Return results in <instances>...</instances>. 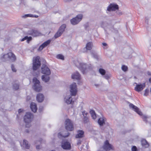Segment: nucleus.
<instances>
[{"label":"nucleus","mask_w":151,"mask_h":151,"mask_svg":"<svg viewBox=\"0 0 151 151\" xmlns=\"http://www.w3.org/2000/svg\"><path fill=\"white\" fill-rule=\"evenodd\" d=\"M49 75H43L42 77V79L43 81L45 82H47L50 80V77Z\"/></svg>","instance_id":"nucleus-26"},{"label":"nucleus","mask_w":151,"mask_h":151,"mask_svg":"<svg viewBox=\"0 0 151 151\" xmlns=\"http://www.w3.org/2000/svg\"><path fill=\"white\" fill-rule=\"evenodd\" d=\"M23 145L25 146L26 148L28 149L29 148L30 145L28 143V142L26 140H23Z\"/></svg>","instance_id":"nucleus-30"},{"label":"nucleus","mask_w":151,"mask_h":151,"mask_svg":"<svg viewBox=\"0 0 151 151\" xmlns=\"http://www.w3.org/2000/svg\"><path fill=\"white\" fill-rule=\"evenodd\" d=\"M150 46L151 47V45H150Z\"/></svg>","instance_id":"nucleus-58"},{"label":"nucleus","mask_w":151,"mask_h":151,"mask_svg":"<svg viewBox=\"0 0 151 151\" xmlns=\"http://www.w3.org/2000/svg\"><path fill=\"white\" fill-rule=\"evenodd\" d=\"M56 58L58 59H60L61 60H63L64 59V57L63 55L61 54H58L57 55Z\"/></svg>","instance_id":"nucleus-33"},{"label":"nucleus","mask_w":151,"mask_h":151,"mask_svg":"<svg viewBox=\"0 0 151 151\" xmlns=\"http://www.w3.org/2000/svg\"><path fill=\"white\" fill-rule=\"evenodd\" d=\"M4 61L11 60L12 62L16 60L15 55L12 52H9L7 54L4 55L1 58Z\"/></svg>","instance_id":"nucleus-4"},{"label":"nucleus","mask_w":151,"mask_h":151,"mask_svg":"<svg viewBox=\"0 0 151 151\" xmlns=\"http://www.w3.org/2000/svg\"><path fill=\"white\" fill-rule=\"evenodd\" d=\"M38 17V16H35V17Z\"/></svg>","instance_id":"nucleus-53"},{"label":"nucleus","mask_w":151,"mask_h":151,"mask_svg":"<svg viewBox=\"0 0 151 151\" xmlns=\"http://www.w3.org/2000/svg\"><path fill=\"white\" fill-rule=\"evenodd\" d=\"M26 132L27 133H28L29 132V131H28V129H26Z\"/></svg>","instance_id":"nucleus-52"},{"label":"nucleus","mask_w":151,"mask_h":151,"mask_svg":"<svg viewBox=\"0 0 151 151\" xmlns=\"http://www.w3.org/2000/svg\"><path fill=\"white\" fill-rule=\"evenodd\" d=\"M51 42L50 40H48L46 41L42 45L40 46L38 50L39 51L42 50L43 48L47 46Z\"/></svg>","instance_id":"nucleus-17"},{"label":"nucleus","mask_w":151,"mask_h":151,"mask_svg":"<svg viewBox=\"0 0 151 151\" xmlns=\"http://www.w3.org/2000/svg\"><path fill=\"white\" fill-rule=\"evenodd\" d=\"M107 28H109V26L107 27Z\"/></svg>","instance_id":"nucleus-54"},{"label":"nucleus","mask_w":151,"mask_h":151,"mask_svg":"<svg viewBox=\"0 0 151 151\" xmlns=\"http://www.w3.org/2000/svg\"><path fill=\"white\" fill-rule=\"evenodd\" d=\"M111 30L112 31H113V30L112 29H111Z\"/></svg>","instance_id":"nucleus-57"},{"label":"nucleus","mask_w":151,"mask_h":151,"mask_svg":"<svg viewBox=\"0 0 151 151\" xmlns=\"http://www.w3.org/2000/svg\"><path fill=\"white\" fill-rule=\"evenodd\" d=\"M81 151H83V150H82V149H81Z\"/></svg>","instance_id":"nucleus-56"},{"label":"nucleus","mask_w":151,"mask_h":151,"mask_svg":"<svg viewBox=\"0 0 151 151\" xmlns=\"http://www.w3.org/2000/svg\"><path fill=\"white\" fill-rule=\"evenodd\" d=\"M91 117L93 119H95L96 118V115L95 111L93 110H91L90 111Z\"/></svg>","instance_id":"nucleus-27"},{"label":"nucleus","mask_w":151,"mask_h":151,"mask_svg":"<svg viewBox=\"0 0 151 151\" xmlns=\"http://www.w3.org/2000/svg\"><path fill=\"white\" fill-rule=\"evenodd\" d=\"M149 82L151 83V78H150L149 79Z\"/></svg>","instance_id":"nucleus-51"},{"label":"nucleus","mask_w":151,"mask_h":151,"mask_svg":"<svg viewBox=\"0 0 151 151\" xmlns=\"http://www.w3.org/2000/svg\"><path fill=\"white\" fill-rule=\"evenodd\" d=\"M32 40V37H28V36H25L24 38L22 39L21 40V41H24L25 40H27V43H29V41Z\"/></svg>","instance_id":"nucleus-29"},{"label":"nucleus","mask_w":151,"mask_h":151,"mask_svg":"<svg viewBox=\"0 0 151 151\" xmlns=\"http://www.w3.org/2000/svg\"><path fill=\"white\" fill-rule=\"evenodd\" d=\"M30 108L32 111L34 112H36L37 108L36 104L32 102L30 104Z\"/></svg>","instance_id":"nucleus-23"},{"label":"nucleus","mask_w":151,"mask_h":151,"mask_svg":"<svg viewBox=\"0 0 151 151\" xmlns=\"http://www.w3.org/2000/svg\"><path fill=\"white\" fill-rule=\"evenodd\" d=\"M27 34L34 37H36L40 35V33L37 30L32 29L28 32Z\"/></svg>","instance_id":"nucleus-16"},{"label":"nucleus","mask_w":151,"mask_h":151,"mask_svg":"<svg viewBox=\"0 0 151 151\" xmlns=\"http://www.w3.org/2000/svg\"><path fill=\"white\" fill-rule=\"evenodd\" d=\"M13 88L15 90H17L19 88V85L17 83H15L13 84Z\"/></svg>","instance_id":"nucleus-34"},{"label":"nucleus","mask_w":151,"mask_h":151,"mask_svg":"<svg viewBox=\"0 0 151 151\" xmlns=\"http://www.w3.org/2000/svg\"><path fill=\"white\" fill-rule=\"evenodd\" d=\"M65 126L67 130L72 131L73 129V122L69 119H67L65 121Z\"/></svg>","instance_id":"nucleus-8"},{"label":"nucleus","mask_w":151,"mask_h":151,"mask_svg":"<svg viewBox=\"0 0 151 151\" xmlns=\"http://www.w3.org/2000/svg\"><path fill=\"white\" fill-rule=\"evenodd\" d=\"M106 119L104 117H101L98 120V122L100 126H102L105 124Z\"/></svg>","instance_id":"nucleus-24"},{"label":"nucleus","mask_w":151,"mask_h":151,"mask_svg":"<svg viewBox=\"0 0 151 151\" xmlns=\"http://www.w3.org/2000/svg\"><path fill=\"white\" fill-rule=\"evenodd\" d=\"M83 15L81 14L78 15L70 19L71 23L73 25L77 24L82 20Z\"/></svg>","instance_id":"nucleus-7"},{"label":"nucleus","mask_w":151,"mask_h":151,"mask_svg":"<svg viewBox=\"0 0 151 151\" xmlns=\"http://www.w3.org/2000/svg\"><path fill=\"white\" fill-rule=\"evenodd\" d=\"M132 151H137V147L135 146H133L132 148Z\"/></svg>","instance_id":"nucleus-39"},{"label":"nucleus","mask_w":151,"mask_h":151,"mask_svg":"<svg viewBox=\"0 0 151 151\" xmlns=\"http://www.w3.org/2000/svg\"><path fill=\"white\" fill-rule=\"evenodd\" d=\"M84 132L82 130H79L77 131V134L76 135V137L77 138H80L83 137Z\"/></svg>","instance_id":"nucleus-22"},{"label":"nucleus","mask_w":151,"mask_h":151,"mask_svg":"<svg viewBox=\"0 0 151 151\" xmlns=\"http://www.w3.org/2000/svg\"><path fill=\"white\" fill-rule=\"evenodd\" d=\"M69 134L68 132L66 131L63 132L62 133L60 132L58 134V137L59 138H61L62 137H67Z\"/></svg>","instance_id":"nucleus-19"},{"label":"nucleus","mask_w":151,"mask_h":151,"mask_svg":"<svg viewBox=\"0 0 151 151\" xmlns=\"http://www.w3.org/2000/svg\"><path fill=\"white\" fill-rule=\"evenodd\" d=\"M23 111V110L22 109H19L18 110V112L19 113H20L22 112Z\"/></svg>","instance_id":"nucleus-45"},{"label":"nucleus","mask_w":151,"mask_h":151,"mask_svg":"<svg viewBox=\"0 0 151 151\" xmlns=\"http://www.w3.org/2000/svg\"><path fill=\"white\" fill-rule=\"evenodd\" d=\"M70 95H66L64 98V101L67 104H72L74 101L71 96H75L77 92L76 83H73L70 86Z\"/></svg>","instance_id":"nucleus-1"},{"label":"nucleus","mask_w":151,"mask_h":151,"mask_svg":"<svg viewBox=\"0 0 151 151\" xmlns=\"http://www.w3.org/2000/svg\"><path fill=\"white\" fill-rule=\"evenodd\" d=\"M30 99V97L29 96H27V100H29Z\"/></svg>","instance_id":"nucleus-50"},{"label":"nucleus","mask_w":151,"mask_h":151,"mask_svg":"<svg viewBox=\"0 0 151 151\" xmlns=\"http://www.w3.org/2000/svg\"><path fill=\"white\" fill-rule=\"evenodd\" d=\"M118 6L115 4H111L107 7V10L109 11H114L118 9Z\"/></svg>","instance_id":"nucleus-12"},{"label":"nucleus","mask_w":151,"mask_h":151,"mask_svg":"<svg viewBox=\"0 0 151 151\" xmlns=\"http://www.w3.org/2000/svg\"><path fill=\"white\" fill-rule=\"evenodd\" d=\"M40 145H37L36 146V149H39L40 148Z\"/></svg>","instance_id":"nucleus-49"},{"label":"nucleus","mask_w":151,"mask_h":151,"mask_svg":"<svg viewBox=\"0 0 151 151\" xmlns=\"http://www.w3.org/2000/svg\"><path fill=\"white\" fill-rule=\"evenodd\" d=\"M92 42H89L86 44V47L87 50H90L92 48Z\"/></svg>","instance_id":"nucleus-28"},{"label":"nucleus","mask_w":151,"mask_h":151,"mask_svg":"<svg viewBox=\"0 0 151 151\" xmlns=\"http://www.w3.org/2000/svg\"><path fill=\"white\" fill-rule=\"evenodd\" d=\"M71 77L72 78L74 79L78 80L81 79L80 75L78 72L73 73Z\"/></svg>","instance_id":"nucleus-20"},{"label":"nucleus","mask_w":151,"mask_h":151,"mask_svg":"<svg viewBox=\"0 0 151 151\" xmlns=\"http://www.w3.org/2000/svg\"><path fill=\"white\" fill-rule=\"evenodd\" d=\"M21 146H22V145L21 144Z\"/></svg>","instance_id":"nucleus-55"},{"label":"nucleus","mask_w":151,"mask_h":151,"mask_svg":"<svg viewBox=\"0 0 151 151\" xmlns=\"http://www.w3.org/2000/svg\"><path fill=\"white\" fill-rule=\"evenodd\" d=\"M11 68L12 71L14 72H16V70L14 68L13 65H11Z\"/></svg>","instance_id":"nucleus-38"},{"label":"nucleus","mask_w":151,"mask_h":151,"mask_svg":"<svg viewBox=\"0 0 151 151\" xmlns=\"http://www.w3.org/2000/svg\"><path fill=\"white\" fill-rule=\"evenodd\" d=\"M95 86H96V88L99 87V85L98 84H95Z\"/></svg>","instance_id":"nucleus-47"},{"label":"nucleus","mask_w":151,"mask_h":151,"mask_svg":"<svg viewBox=\"0 0 151 151\" xmlns=\"http://www.w3.org/2000/svg\"><path fill=\"white\" fill-rule=\"evenodd\" d=\"M41 63L40 57L37 56L33 60V70H36L40 66Z\"/></svg>","instance_id":"nucleus-6"},{"label":"nucleus","mask_w":151,"mask_h":151,"mask_svg":"<svg viewBox=\"0 0 151 151\" xmlns=\"http://www.w3.org/2000/svg\"><path fill=\"white\" fill-rule=\"evenodd\" d=\"M129 106L130 108L132 109L139 115H142V113L140 111L139 109L137 107L132 104H129Z\"/></svg>","instance_id":"nucleus-13"},{"label":"nucleus","mask_w":151,"mask_h":151,"mask_svg":"<svg viewBox=\"0 0 151 151\" xmlns=\"http://www.w3.org/2000/svg\"><path fill=\"white\" fill-rule=\"evenodd\" d=\"M62 147L65 150H70L71 148L70 144L69 142H65L62 143Z\"/></svg>","instance_id":"nucleus-15"},{"label":"nucleus","mask_w":151,"mask_h":151,"mask_svg":"<svg viewBox=\"0 0 151 151\" xmlns=\"http://www.w3.org/2000/svg\"><path fill=\"white\" fill-rule=\"evenodd\" d=\"M32 17V15L31 14H25V15L23 16L22 17H24V18H25V17Z\"/></svg>","instance_id":"nucleus-40"},{"label":"nucleus","mask_w":151,"mask_h":151,"mask_svg":"<svg viewBox=\"0 0 151 151\" xmlns=\"http://www.w3.org/2000/svg\"><path fill=\"white\" fill-rule=\"evenodd\" d=\"M104 150L103 151H106L113 149L112 146L109 144L108 140H106L104 142V145L102 148ZM98 151H103L101 150H99Z\"/></svg>","instance_id":"nucleus-10"},{"label":"nucleus","mask_w":151,"mask_h":151,"mask_svg":"<svg viewBox=\"0 0 151 151\" xmlns=\"http://www.w3.org/2000/svg\"><path fill=\"white\" fill-rule=\"evenodd\" d=\"M149 90L147 89H146L145 91V93L144 95L145 96H147Z\"/></svg>","instance_id":"nucleus-36"},{"label":"nucleus","mask_w":151,"mask_h":151,"mask_svg":"<svg viewBox=\"0 0 151 151\" xmlns=\"http://www.w3.org/2000/svg\"><path fill=\"white\" fill-rule=\"evenodd\" d=\"M99 73L102 75H105L106 73L105 70L102 68H100L99 69Z\"/></svg>","instance_id":"nucleus-31"},{"label":"nucleus","mask_w":151,"mask_h":151,"mask_svg":"<svg viewBox=\"0 0 151 151\" xmlns=\"http://www.w3.org/2000/svg\"><path fill=\"white\" fill-rule=\"evenodd\" d=\"M145 87V83L140 84H137L134 88V89L137 92H139L142 91Z\"/></svg>","instance_id":"nucleus-14"},{"label":"nucleus","mask_w":151,"mask_h":151,"mask_svg":"<svg viewBox=\"0 0 151 151\" xmlns=\"http://www.w3.org/2000/svg\"><path fill=\"white\" fill-rule=\"evenodd\" d=\"M102 45L104 46H106L107 45V44L106 43H102Z\"/></svg>","instance_id":"nucleus-48"},{"label":"nucleus","mask_w":151,"mask_h":151,"mask_svg":"<svg viewBox=\"0 0 151 151\" xmlns=\"http://www.w3.org/2000/svg\"><path fill=\"white\" fill-rule=\"evenodd\" d=\"M66 27L65 24H63L60 27L59 29L54 35V37L55 39L60 36L64 31Z\"/></svg>","instance_id":"nucleus-9"},{"label":"nucleus","mask_w":151,"mask_h":151,"mask_svg":"<svg viewBox=\"0 0 151 151\" xmlns=\"http://www.w3.org/2000/svg\"><path fill=\"white\" fill-rule=\"evenodd\" d=\"M74 63L76 66L83 74H85L87 71L91 70L92 68V66L91 64L87 65L78 60L75 61Z\"/></svg>","instance_id":"nucleus-2"},{"label":"nucleus","mask_w":151,"mask_h":151,"mask_svg":"<svg viewBox=\"0 0 151 151\" xmlns=\"http://www.w3.org/2000/svg\"><path fill=\"white\" fill-rule=\"evenodd\" d=\"M141 144L143 147L144 148H147L148 147L149 145L146 140L142 139L141 141Z\"/></svg>","instance_id":"nucleus-25"},{"label":"nucleus","mask_w":151,"mask_h":151,"mask_svg":"<svg viewBox=\"0 0 151 151\" xmlns=\"http://www.w3.org/2000/svg\"><path fill=\"white\" fill-rule=\"evenodd\" d=\"M105 22H102L101 23V26L102 27L104 28V26L103 24H104Z\"/></svg>","instance_id":"nucleus-44"},{"label":"nucleus","mask_w":151,"mask_h":151,"mask_svg":"<svg viewBox=\"0 0 151 151\" xmlns=\"http://www.w3.org/2000/svg\"><path fill=\"white\" fill-rule=\"evenodd\" d=\"M37 101L39 102H42L44 99V96L42 93H39L36 96Z\"/></svg>","instance_id":"nucleus-21"},{"label":"nucleus","mask_w":151,"mask_h":151,"mask_svg":"<svg viewBox=\"0 0 151 151\" xmlns=\"http://www.w3.org/2000/svg\"><path fill=\"white\" fill-rule=\"evenodd\" d=\"M104 77L106 79H108L109 78L110 76L108 75H106L104 76Z\"/></svg>","instance_id":"nucleus-42"},{"label":"nucleus","mask_w":151,"mask_h":151,"mask_svg":"<svg viewBox=\"0 0 151 151\" xmlns=\"http://www.w3.org/2000/svg\"><path fill=\"white\" fill-rule=\"evenodd\" d=\"M41 72L42 73L47 75H50L51 74L50 69L45 64H43L41 67Z\"/></svg>","instance_id":"nucleus-11"},{"label":"nucleus","mask_w":151,"mask_h":151,"mask_svg":"<svg viewBox=\"0 0 151 151\" xmlns=\"http://www.w3.org/2000/svg\"><path fill=\"white\" fill-rule=\"evenodd\" d=\"M142 118L143 119L144 121L146 122H147V117L145 115H143L142 116Z\"/></svg>","instance_id":"nucleus-37"},{"label":"nucleus","mask_w":151,"mask_h":151,"mask_svg":"<svg viewBox=\"0 0 151 151\" xmlns=\"http://www.w3.org/2000/svg\"><path fill=\"white\" fill-rule=\"evenodd\" d=\"M87 113L84 111H82V114L83 115L84 117L85 116H87Z\"/></svg>","instance_id":"nucleus-41"},{"label":"nucleus","mask_w":151,"mask_h":151,"mask_svg":"<svg viewBox=\"0 0 151 151\" xmlns=\"http://www.w3.org/2000/svg\"><path fill=\"white\" fill-rule=\"evenodd\" d=\"M121 68L122 70L124 72H126L128 70L127 67L124 65H122L121 67Z\"/></svg>","instance_id":"nucleus-32"},{"label":"nucleus","mask_w":151,"mask_h":151,"mask_svg":"<svg viewBox=\"0 0 151 151\" xmlns=\"http://www.w3.org/2000/svg\"><path fill=\"white\" fill-rule=\"evenodd\" d=\"M84 122L85 123H87L88 122V118L87 117V116H85L83 118Z\"/></svg>","instance_id":"nucleus-35"},{"label":"nucleus","mask_w":151,"mask_h":151,"mask_svg":"<svg viewBox=\"0 0 151 151\" xmlns=\"http://www.w3.org/2000/svg\"><path fill=\"white\" fill-rule=\"evenodd\" d=\"M149 19L148 18H146L145 22L147 24H148Z\"/></svg>","instance_id":"nucleus-43"},{"label":"nucleus","mask_w":151,"mask_h":151,"mask_svg":"<svg viewBox=\"0 0 151 151\" xmlns=\"http://www.w3.org/2000/svg\"><path fill=\"white\" fill-rule=\"evenodd\" d=\"M33 117V115L30 112L26 113L24 117V120L26 124V127H29L31 126V122Z\"/></svg>","instance_id":"nucleus-3"},{"label":"nucleus","mask_w":151,"mask_h":151,"mask_svg":"<svg viewBox=\"0 0 151 151\" xmlns=\"http://www.w3.org/2000/svg\"><path fill=\"white\" fill-rule=\"evenodd\" d=\"M33 82L34 83L33 88L36 91H40L42 89V86L40 85V82L36 78L33 79Z\"/></svg>","instance_id":"nucleus-5"},{"label":"nucleus","mask_w":151,"mask_h":151,"mask_svg":"<svg viewBox=\"0 0 151 151\" xmlns=\"http://www.w3.org/2000/svg\"><path fill=\"white\" fill-rule=\"evenodd\" d=\"M51 42L50 40H48L46 41L42 45L40 46L38 50L39 51L42 50L43 48L47 46Z\"/></svg>","instance_id":"nucleus-18"},{"label":"nucleus","mask_w":151,"mask_h":151,"mask_svg":"<svg viewBox=\"0 0 151 151\" xmlns=\"http://www.w3.org/2000/svg\"><path fill=\"white\" fill-rule=\"evenodd\" d=\"M81 141L79 139L78 140L77 142V144L78 145H80L81 144Z\"/></svg>","instance_id":"nucleus-46"}]
</instances>
